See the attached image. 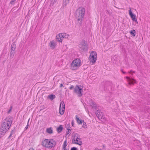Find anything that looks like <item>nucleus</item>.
Listing matches in <instances>:
<instances>
[{"instance_id":"f03ea898","label":"nucleus","mask_w":150,"mask_h":150,"mask_svg":"<svg viewBox=\"0 0 150 150\" xmlns=\"http://www.w3.org/2000/svg\"><path fill=\"white\" fill-rule=\"evenodd\" d=\"M85 10L83 7H80L76 10L75 13V16L77 20L80 21V24L81 25V22L84 17Z\"/></svg>"},{"instance_id":"6ab92c4d","label":"nucleus","mask_w":150,"mask_h":150,"mask_svg":"<svg viewBox=\"0 0 150 150\" xmlns=\"http://www.w3.org/2000/svg\"><path fill=\"white\" fill-rule=\"evenodd\" d=\"M55 96L54 95L51 94L49 95L48 96V98L50 99L51 100H53L55 98Z\"/></svg>"},{"instance_id":"ddd939ff","label":"nucleus","mask_w":150,"mask_h":150,"mask_svg":"<svg viewBox=\"0 0 150 150\" xmlns=\"http://www.w3.org/2000/svg\"><path fill=\"white\" fill-rule=\"evenodd\" d=\"M73 62H74V64H76L78 65V66H80L81 65V61L80 59H77L74 60Z\"/></svg>"},{"instance_id":"2eb2a0df","label":"nucleus","mask_w":150,"mask_h":150,"mask_svg":"<svg viewBox=\"0 0 150 150\" xmlns=\"http://www.w3.org/2000/svg\"><path fill=\"white\" fill-rule=\"evenodd\" d=\"M90 105L92 108H96L97 107L96 104L93 101H91L90 103Z\"/></svg>"},{"instance_id":"0eeeda50","label":"nucleus","mask_w":150,"mask_h":150,"mask_svg":"<svg viewBox=\"0 0 150 150\" xmlns=\"http://www.w3.org/2000/svg\"><path fill=\"white\" fill-rule=\"evenodd\" d=\"M65 109V105L63 101L61 102L59 109V112L61 115H63L64 113Z\"/></svg>"},{"instance_id":"09e8293b","label":"nucleus","mask_w":150,"mask_h":150,"mask_svg":"<svg viewBox=\"0 0 150 150\" xmlns=\"http://www.w3.org/2000/svg\"><path fill=\"white\" fill-rule=\"evenodd\" d=\"M12 132H13V131L11 132L10 134H12Z\"/></svg>"},{"instance_id":"49530a36","label":"nucleus","mask_w":150,"mask_h":150,"mask_svg":"<svg viewBox=\"0 0 150 150\" xmlns=\"http://www.w3.org/2000/svg\"><path fill=\"white\" fill-rule=\"evenodd\" d=\"M12 135V134H10V135L9 136V137H8V138H10V137Z\"/></svg>"},{"instance_id":"58836bf2","label":"nucleus","mask_w":150,"mask_h":150,"mask_svg":"<svg viewBox=\"0 0 150 150\" xmlns=\"http://www.w3.org/2000/svg\"><path fill=\"white\" fill-rule=\"evenodd\" d=\"M133 21H135V22L137 23V24H138V21H137V19H135L134 20H133Z\"/></svg>"},{"instance_id":"de8ad7c7","label":"nucleus","mask_w":150,"mask_h":150,"mask_svg":"<svg viewBox=\"0 0 150 150\" xmlns=\"http://www.w3.org/2000/svg\"><path fill=\"white\" fill-rule=\"evenodd\" d=\"M122 72L124 74H125L126 73V72H125L123 71L122 70Z\"/></svg>"},{"instance_id":"dca6fc26","label":"nucleus","mask_w":150,"mask_h":150,"mask_svg":"<svg viewBox=\"0 0 150 150\" xmlns=\"http://www.w3.org/2000/svg\"><path fill=\"white\" fill-rule=\"evenodd\" d=\"M56 37L57 38V37L60 38V40H58V41L59 42H62V33H60L58 34V35L56 36Z\"/></svg>"},{"instance_id":"c03bdc74","label":"nucleus","mask_w":150,"mask_h":150,"mask_svg":"<svg viewBox=\"0 0 150 150\" xmlns=\"http://www.w3.org/2000/svg\"><path fill=\"white\" fill-rule=\"evenodd\" d=\"M71 124H72V126H73V125H74V123L73 122V121H72V122H71Z\"/></svg>"},{"instance_id":"aec40b11","label":"nucleus","mask_w":150,"mask_h":150,"mask_svg":"<svg viewBox=\"0 0 150 150\" xmlns=\"http://www.w3.org/2000/svg\"><path fill=\"white\" fill-rule=\"evenodd\" d=\"M16 48V45L14 42H13L11 45V50L14 51Z\"/></svg>"},{"instance_id":"a878e982","label":"nucleus","mask_w":150,"mask_h":150,"mask_svg":"<svg viewBox=\"0 0 150 150\" xmlns=\"http://www.w3.org/2000/svg\"><path fill=\"white\" fill-rule=\"evenodd\" d=\"M82 123V127L85 128H86L87 127L86 125V123L84 122V120L83 121Z\"/></svg>"},{"instance_id":"cd10ccee","label":"nucleus","mask_w":150,"mask_h":150,"mask_svg":"<svg viewBox=\"0 0 150 150\" xmlns=\"http://www.w3.org/2000/svg\"><path fill=\"white\" fill-rule=\"evenodd\" d=\"M62 39L63 38H66L67 36L68 35H67V34H66L65 33H62Z\"/></svg>"},{"instance_id":"9d476101","label":"nucleus","mask_w":150,"mask_h":150,"mask_svg":"<svg viewBox=\"0 0 150 150\" xmlns=\"http://www.w3.org/2000/svg\"><path fill=\"white\" fill-rule=\"evenodd\" d=\"M74 62H72L71 64V69L73 70L77 69L79 67V66H78L77 64H74Z\"/></svg>"},{"instance_id":"423d86ee","label":"nucleus","mask_w":150,"mask_h":150,"mask_svg":"<svg viewBox=\"0 0 150 150\" xmlns=\"http://www.w3.org/2000/svg\"><path fill=\"white\" fill-rule=\"evenodd\" d=\"M87 43L84 40L83 41L81 44H80L79 46L82 50L83 51H86L88 49Z\"/></svg>"},{"instance_id":"37998d69","label":"nucleus","mask_w":150,"mask_h":150,"mask_svg":"<svg viewBox=\"0 0 150 150\" xmlns=\"http://www.w3.org/2000/svg\"><path fill=\"white\" fill-rule=\"evenodd\" d=\"M75 139L76 140V141L77 142H78L79 141V140L78 139H77V138H76Z\"/></svg>"},{"instance_id":"20e7f679","label":"nucleus","mask_w":150,"mask_h":150,"mask_svg":"<svg viewBox=\"0 0 150 150\" xmlns=\"http://www.w3.org/2000/svg\"><path fill=\"white\" fill-rule=\"evenodd\" d=\"M83 92L82 89L80 88L77 85L74 88V93H76L79 97L81 96L82 94V92Z\"/></svg>"},{"instance_id":"a211bd4d","label":"nucleus","mask_w":150,"mask_h":150,"mask_svg":"<svg viewBox=\"0 0 150 150\" xmlns=\"http://www.w3.org/2000/svg\"><path fill=\"white\" fill-rule=\"evenodd\" d=\"M74 137L75 139L77 138V139H78L79 140H81V138H80V137L79 135L77 133H75L74 134Z\"/></svg>"},{"instance_id":"bb28decb","label":"nucleus","mask_w":150,"mask_h":150,"mask_svg":"<svg viewBox=\"0 0 150 150\" xmlns=\"http://www.w3.org/2000/svg\"><path fill=\"white\" fill-rule=\"evenodd\" d=\"M75 144H78L79 145H81L82 144V142L79 141L78 142H75Z\"/></svg>"},{"instance_id":"f704fd0d","label":"nucleus","mask_w":150,"mask_h":150,"mask_svg":"<svg viewBox=\"0 0 150 150\" xmlns=\"http://www.w3.org/2000/svg\"><path fill=\"white\" fill-rule=\"evenodd\" d=\"M76 140L75 139V138H74L72 139V143L75 144V143H74L75 142H76Z\"/></svg>"},{"instance_id":"4be33fe9","label":"nucleus","mask_w":150,"mask_h":150,"mask_svg":"<svg viewBox=\"0 0 150 150\" xmlns=\"http://www.w3.org/2000/svg\"><path fill=\"white\" fill-rule=\"evenodd\" d=\"M67 140H66L64 142V144L63 145V148L64 149V150H67V149L66 148V147L67 146Z\"/></svg>"},{"instance_id":"c756f323","label":"nucleus","mask_w":150,"mask_h":150,"mask_svg":"<svg viewBox=\"0 0 150 150\" xmlns=\"http://www.w3.org/2000/svg\"><path fill=\"white\" fill-rule=\"evenodd\" d=\"M111 84H112V83L108 81L106 83L105 85H108L110 86H111Z\"/></svg>"},{"instance_id":"a18cd8bd","label":"nucleus","mask_w":150,"mask_h":150,"mask_svg":"<svg viewBox=\"0 0 150 150\" xmlns=\"http://www.w3.org/2000/svg\"><path fill=\"white\" fill-rule=\"evenodd\" d=\"M29 150H34V149L33 148H31Z\"/></svg>"},{"instance_id":"a19ab883","label":"nucleus","mask_w":150,"mask_h":150,"mask_svg":"<svg viewBox=\"0 0 150 150\" xmlns=\"http://www.w3.org/2000/svg\"><path fill=\"white\" fill-rule=\"evenodd\" d=\"M56 39H57V40L58 41V40H60V38H59L58 37H57V38L56 37Z\"/></svg>"},{"instance_id":"412c9836","label":"nucleus","mask_w":150,"mask_h":150,"mask_svg":"<svg viewBox=\"0 0 150 150\" xmlns=\"http://www.w3.org/2000/svg\"><path fill=\"white\" fill-rule=\"evenodd\" d=\"M46 132L50 134H51L53 133V131L51 127L47 128L46 129Z\"/></svg>"},{"instance_id":"ea45409f","label":"nucleus","mask_w":150,"mask_h":150,"mask_svg":"<svg viewBox=\"0 0 150 150\" xmlns=\"http://www.w3.org/2000/svg\"><path fill=\"white\" fill-rule=\"evenodd\" d=\"M131 72H133V73H135V71H133L132 70H131L130 71L129 73H131Z\"/></svg>"},{"instance_id":"4c0bfd02","label":"nucleus","mask_w":150,"mask_h":150,"mask_svg":"<svg viewBox=\"0 0 150 150\" xmlns=\"http://www.w3.org/2000/svg\"><path fill=\"white\" fill-rule=\"evenodd\" d=\"M12 109V106H11V107L10 108V109L8 112V113H9L11 112Z\"/></svg>"},{"instance_id":"c85d7f7f","label":"nucleus","mask_w":150,"mask_h":150,"mask_svg":"<svg viewBox=\"0 0 150 150\" xmlns=\"http://www.w3.org/2000/svg\"><path fill=\"white\" fill-rule=\"evenodd\" d=\"M29 120H30V118L29 119L28 121V123H27V125H26V126L25 127V130H26V129H27L28 128V126H29V125H28V123H29Z\"/></svg>"},{"instance_id":"b1692460","label":"nucleus","mask_w":150,"mask_h":150,"mask_svg":"<svg viewBox=\"0 0 150 150\" xmlns=\"http://www.w3.org/2000/svg\"><path fill=\"white\" fill-rule=\"evenodd\" d=\"M69 0H63V4L64 5L66 6L69 2Z\"/></svg>"},{"instance_id":"6e6552de","label":"nucleus","mask_w":150,"mask_h":150,"mask_svg":"<svg viewBox=\"0 0 150 150\" xmlns=\"http://www.w3.org/2000/svg\"><path fill=\"white\" fill-rule=\"evenodd\" d=\"M96 115L99 119H104L105 118L102 112L100 110H97L96 113Z\"/></svg>"},{"instance_id":"f3484780","label":"nucleus","mask_w":150,"mask_h":150,"mask_svg":"<svg viewBox=\"0 0 150 150\" xmlns=\"http://www.w3.org/2000/svg\"><path fill=\"white\" fill-rule=\"evenodd\" d=\"M63 129V127L62 125H61L59 126V127L57 128V131L58 133H60L62 130Z\"/></svg>"},{"instance_id":"39448f33","label":"nucleus","mask_w":150,"mask_h":150,"mask_svg":"<svg viewBox=\"0 0 150 150\" xmlns=\"http://www.w3.org/2000/svg\"><path fill=\"white\" fill-rule=\"evenodd\" d=\"M97 54L96 52L92 51L91 52L89 58L90 59V62L93 63H95L96 60Z\"/></svg>"},{"instance_id":"79ce46f5","label":"nucleus","mask_w":150,"mask_h":150,"mask_svg":"<svg viewBox=\"0 0 150 150\" xmlns=\"http://www.w3.org/2000/svg\"><path fill=\"white\" fill-rule=\"evenodd\" d=\"M63 86V85L62 83H61L60 85V87H62Z\"/></svg>"},{"instance_id":"c9c22d12","label":"nucleus","mask_w":150,"mask_h":150,"mask_svg":"<svg viewBox=\"0 0 150 150\" xmlns=\"http://www.w3.org/2000/svg\"><path fill=\"white\" fill-rule=\"evenodd\" d=\"M16 0H11V1H10V4H13L14 3V2Z\"/></svg>"},{"instance_id":"7c9ffc66","label":"nucleus","mask_w":150,"mask_h":150,"mask_svg":"<svg viewBox=\"0 0 150 150\" xmlns=\"http://www.w3.org/2000/svg\"><path fill=\"white\" fill-rule=\"evenodd\" d=\"M57 0H52L51 1V3L53 4L54 3H56Z\"/></svg>"},{"instance_id":"1a4fd4ad","label":"nucleus","mask_w":150,"mask_h":150,"mask_svg":"<svg viewBox=\"0 0 150 150\" xmlns=\"http://www.w3.org/2000/svg\"><path fill=\"white\" fill-rule=\"evenodd\" d=\"M126 78L128 82V84L129 85L134 84L135 83V80L132 78H130L128 76H126Z\"/></svg>"},{"instance_id":"f8f14e48","label":"nucleus","mask_w":150,"mask_h":150,"mask_svg":"<svg viewBox=\"0 0 150 150\" xmlns=\"http://www.w3.org/2000/svg\"><path fill=\"white\" fill-rule=\"evenodd\" d=\"M49 45L50 47L52 49H54L55 48L56 45V42L53 40L51 41L49 43Z\"/></svg>"},{"instance_id":"e433bc0d","label":"nucleus","mask_w":150,"mask_h":150,"mask_svg":"<svg viewBox=\"0 0 150 150\" xmlns=\"http://www.w3.org/2000/svg\"><path fill=\"white\" fill-rule=\"evenodd\" d=\"M74 86L73 85H71L69 89L70 90H71L73 88L74 89Z\"/></svg>"},{"instance_id":"7ed1b4c3","label":"nucleus","mask_w":150,"mask_h":150,"mask_svg":"<svg viewBox=\"0 0 150 150\" xmlns=\"http://www.w3.org/2000/svg\"><path fill=\"white\" fill-rule=\"evenodd\" d=\"M56 144V142L51 139H45L43 140L41 143V145L43 146L50 149L54 147Z\"/></svg>"},{"instance_id":"5701e85b","label":"nucleus","mask_w":150,"mask_h":150,"mask_svg":"<svg viewBox=\"0 0 150 150\" xmlns=\"http://www.w3.org/2000/svg\"><path fill=\"white\" fill-rule=\"evenodd\" d=\"M136 31L135 30H132L130 31V33L133 36H135V35Z\"/></svg>"},{"instance_id":"393cba45","label":"nucleus","mask_w":150,"mask_h":150,"mask_svg":"<svg viewBox=\"0 0 150 150\" xmlns=\"http://www.w3.org/2000/svg\"><path fill=\"white\" fill-rule=\"evenodd\" d=\"M14 51H12V50H11V52H10V54H11L10 57H12V58L14 56V54L15 53Z\"/></svg>"},{"instance_id":"473e14b6","label":"nucleus","mask_w":150,"mask_h":150,"mask_svg":"<svg viewBox=\"0 0 150 150\" xmlns=\"http://www.w3.org/2000/svg\"><path fill=\"white\" fill-rule=\"evenodd\" d=\"M71 150H78L76 147H73L71 148Z\"/></svg>"},{"instance_id":"f257e3e1","label":"nucleus","mask_w":150,"mask_h":150,"mask_svg":"<svg viewBox=\"0 0 150 150\" xmlns=\"http://www.w3.org/2000/svg\"><path fill=\"white\" fill-rule=\"evenodd\" d=\"M13 122V117H6L2 121L0 130V137L5 134L9 129Z\"/></svg>"},{"instance_id":"9b49d317","label":"nucleus","mask_w":150,"mask_h":150,"mask_svg":"<svg viewBox=\"0 0 150 150\" xmlns=\"http://www.w3.org/2000/svg\"><path fill=\"white\" fill-rule=\"evenodd\" d=\"M129 14L132 20H134L136 18V15L135 14L132 13L131 8H129Z\"/></svg>"},{"instance_id":"2f4dec72","label":"nucleus","mask_w":150,"mask_h":150,"mask_svg":"<svg viewBox=\"0 0 150 150\" xmlns=\"http://www.w3.org/2000/svg\"><path fill=\"white\" fill-rule=\"evenodd\" d=\"M65 127L67 128V129H69L70 127V126H69V124H67V125H66Z\"/></svg>"},{"instance_id":"4468645a","label":"nucleus","mask_w":150,"mask_h":150,"mask_svg":"<svg viewBox=\"0 0 150 150\" xmlns=\"http://www.w3.org/2000/svg\"><path fill=\"white\" fill-rule=\"evenodd\" d=\"M75 117L76 118V120L78 124H82L83 122V120L80 119L77 115H76Z\"/></svg>"},{"instance_id":"72a5a7b5","label":"nucleus","mask_w":150,"mask_h":150,"mask_svg":"<svg viewBox=\"0 0 150 150\" xmlns=\"http://www.w3.org/2000/svg\"><path fill=\"white\" fill-rule=\"evenodd\" d=\"M67 130H68L67 134H70L71 133V132H70L71 131V129H67Z\"/></svg>"},{"instance_id":"8fccbe9b","label":"nucleus","mask_w":150,"mask_h":150,"mask_svg":"<svg viewBox=\"0 0 150 150\" xmlns=\"http://www.w3.org/2000/svg\"><path fill=\"white\" fill-rule=\"evenodd\" d=\"M12 150H13V149Z\"/></svg>"}]
</instances>
